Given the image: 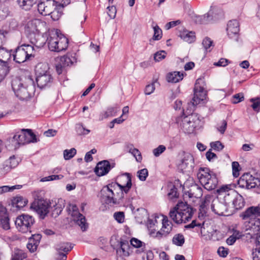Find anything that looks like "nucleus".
Here are the masks:
<instances>
[{
  "label": "nucleus",
  "instance_id": "f257e3e1",
  "mask_svg": "<svg viewBox=\"0 0 260 260\" xmlns=\"http://www.w3.org/2000/svg\"><path fill=\"white\" fill-rule=\"evenodd\" d=\"M241 217L243 219L249 218L248 221L245 222V228L246 232L250 231L255 233H259L260 231V206H251L243 212Z\"/></svg>",
  "mask_w": 260,
  "mask_h": 260
},
{
  "label": "nucleus",
  "instance_id": "f03ea898",
  "mask_svg": "<svg viewBox=\"0 0 260 260\" xmlns=\"http://www.w3.org/2000/svg\"><path fill=\"white\" fill-rule=\"evenodd\" d=\"M193 215V209L186 202H179L169 212V216L175 223L186 222Z\"/></svg>",
  "mask_w": 260,
  "mask_h": 260
},
{
  "label": "nucleus",
  "instance_id": "7ed1b4c3",
  "mask_svg": "<svg viewBox=\"0 0 260 260\" xmlns=\"http://www.w3.org/2000/svg\"><path fill=\"white\" fill-rule=\"evenodd\" d=\"M46 42L49 50L54 52L66 50L69 44L68 39L62 35L58 29L50 32Z\"/></svg>",
  "mask_w": 260,
  "mask_h": 260
},
{
  "label": "nucleus",
  "instance_id": "20e7f679",
  "mask_svg": "<svg viewBox=\"0 0 260 260\" xmlns=\"http://www.w3.org/2000/svg\"><path fill=\"white\" fill-rule=\"evenodd\" d=\"M197 177L201 184L208 190L215 189L218 183L216 174L208 168H200Z\"/></svg>",
  "mask_w": 260,
  "mask_h": 260
},
{
  "label": "nucleus",
  "instance_id": "39448f33",
  "mask_svg": "<svg viewBox=\"0 0 260 260\" xmlns=\"http://www.w3.org/2000/svg\"><path fill=\"white\" fill-rule=\"evenodd\" d=\"M203 83H204V81L201 78H198L196 80L194 88V96L190 103L187 105L186 109L187 114L192 113L194 110L195 106L205 99L206 91L204 87L201 86Z\"/></svg>",
  "mask_w": 260,
  "mask_h": 260
},
{
  "label": "nucleus",
  "instance_id": "423d86ee",
  "mask_svg": "<svg viewBox=\"0 0 260 260\" xmlns=\"http://www.w3.org/2000/svg\"><path fill=\"white\" fill-rule=\"evenodd\" d=\"M117 188V182H112L104 186L100 193L101 202L107 205L117 204V199L114 198V193Z\"/></svg>",
  "mask_w": 260,
  "mask_h": 260
},
{
  "label": "nucleus",
  "instance_id": "0eeeda50",
  "mask_svg": "<svg viewBox=\"0 0 260 260\" xmlns=\"http://www.w3.org/2000/svg\"><path fill=\"white\" fill-rule=\"evenodd\" d=\"M34 48L31 45L23 44L17 47L12 54L13 60L17 63L25 62L31 56Z\"/></svg>",
  "mask_w": 260,
  "mask_h": 260
},
{
  "label": "nucleus",
  "instance_id": "6e6552de",
  "mask_svg": "<svg viewBox=\"0 0 260 260\" xmlns=\"http://www.w3.org/2000/svg\"><path fill=\"white\" fill-rule=\"evenodd\" d=\"M35 221V219L32 216L23 214L16 218L15 223L19 232L25 233L31 232V228Z\"/></svg>",
  "mask_w": 260,
  "mask_h": 260
},
{
  "label": "nucleus",
  "instance_id": "1a4fd4ad",
  "mask_svg": "<svg viewBox=\"0 0 260 260\" xmlns=\"http://www.w3.org/2000/svg\"><path fill=\"white\" fill-rule=\"evenodd\" d=\"M238 185L242 188L249 189L260 187V179L255 178L249 173L242 175L238 180Z\"/></svg>",
  "mask_w": 260,
  "mask_h": 260
},
{
  "label": "nucleus",
  "instance_id": "9d476101",
  "mask_svg": "<svg viewBox=\"0 0 260 260\" xmlns=\"http://www.w3.org/2000/svg\"><path fill=\"white\" fill-rule=\"evenodd\" d=\"M12 88L15 95L21 100H24L29 96L27 85L24 84L22 79L16 77L13 79L11 82Z\"/></svg>",
  "mask_w": 260,
  "mask_h": 260
},
{
  "label": "nucleus",
  "instance_id": "9b49d317",
  "mask_svg": "<svg viewBox=\"0 0 260 260\" xmlns=\"http://www.w3.org/2000/svg\"><path fill=\"white\" fill-rule=\"evenodd\" d=\"M188 115L189 116L184 117L182 120L181 126L184 133L191 134L199 126L200 120L196 114H192L191 113Z\"/></svg>",
  "mask_w": 260,
  "mask_h": 260
},
{
  "label": "nucleus",
  "instance_id": "f8f14e48",
  "mask_svg": "<svg viewBox=\"0 0 260 260\" xmlns=\"http://www.w3.org/2000/svg\"><path fill=\"white\" fill-rule=\"evenodd\" d=\"M49 204L43 199H36L31 205V208L35 211L40 218L44 219L49 212Z\"/></svg>",
  "mask_w": 260,
  "mask_h": 260
},
{
  "label": "nucleus",
  "instance_id": "ddd939ff",
  "mask_svg": "<svg viewBox=\"0 0 260 260\" xmlns=\"http://www.w3.org/2000/svg\"><path fill=\"white\" fill-rule=\"evenodd\" d=\"M231 185H225L220 187L217 191L219 194L223 195V202L228 206L234 201L235 197L237 196L238 192L231 188Z\"/></svg>",
  "mask_w": 260,
  "mask_h": 260
},
{
  "label": "nucleus",
  "instance_id": "4468645a",
  "mask_svg": "<svg viewBox=\"0 0 260 260\" xmlns=\"http://www.w3.org/2000/svg\"><path fill=\"white\" fill-rule=\"evenodd\" d=\"M121 184L117 183V187H118L121 191L122 196L119 200H122L124 198L123 193H127L132 186V177L130 173H125L121 175L120 177Z\"/></svg>",
  "mask_w": 260,
  "mask_h": 260
},
{
  "label": "nucleus",
  "instance_id": "2eb2a0df",
  "mask_svg": "<svg viewBox=\"0 0 260 260\" xmlns=\"http://www.w3.org/2000/svg\"><path fill=\"white\" fill-rule=\"evenodd\" d=\"M179 167L182 171L187 172L192 171L194 168L193 156L189 153L184 152L182 154L181 162L179 164Z\"/></svg>",
  "mask_w": 260,
  "mask_h": 260
},
{
  "label": "nucleus",
  "instance_id": "dca6fc26",
  "mask_svg": "<svg viewBox=\"0 0 260 260\" xmlns=\"http://www.w3.org/2000/svg\"><path fill=\"white\" fill-rule=\"evenodd\" d=\"M71 215L73 220L80 226L83 231H85L87 228V223L85 216L81 214L76 205L73 206Z\"/></svg>",
  "mask_w": 260,
  "mask_h": 260
},
{
  "label": "nucleus",
  "instance_id": "f3484780",
  "mask_svg": "<svg viewBox=\"0 0 260 260\" xmlns=\"http://www.w3.org/2000/svg\"><path fill=\"white\" fill-rule=\"evenodd\" d=\"M239 30V23L237 20L234 19L229 21L227 25L226 31L228 35L231 39L238 41V33Z\"/></svg>",
  "mask_w": 260,
  "mask_h": 260
},
{
  "label": "nucleus",
  "instance_id": "a211bd4d",
  "mask_svg": "<svg viewBox=\"0 0 260 260\" xmlns=\"http://www.w3.org/2000/svg\"><path fill=\"white\" fill-rule=\"evenodd\" d=\"M162 228L160 231H158L155 237L160 239L162 237H166L170 233L173 229V223L169 221L167 216H165L162 221Z\"/></svg>",
  "mask_w": 260,
  "mask_h": 260
},
{
  "label": "nucleus",
  "instance_id": "6ab92c4d",
  "mask_svg": "<svg viewBox=\"0 0 260 260\" xmlns=\"http://www.w3.org/2000/svg\"><path fill=\"white\" fill-rule=\"evenodd\" d=\"M115 164L111 165L108 160H105L98 163L94 169L95 174L99 176L107 174L110 170L114 167Z\"/></svg>",
  "mask_w": 260,
  "mask_h": 260
},
{
  "label": "nucleus",
  "instance_id": "aec40b11",
  "mask_svg": "<svg viewBox=\"0 0 260 260\" xmlns=\"http://www.w3.org/2000/svg\"><path fill=\"white\" fill-rule=\"evenodd\" d=\"M12 50H9L4 47L0 48V67H5L7 72H9V67L8 61L11 58Z\"/></svg>",
  "mask_w": 260,
  "mask_h": 260
},
{
  "label": "nucleus",
  "instance_id": "412c9836",
  "mask_svg": "<svg viewBox=\"0 0 260 260\" xmlns=\"http://www.w3.org/2000/svg\"><path fill=\"white\" fill-rule=\"evenodd\" d=\"M211 208L213 212L219 215H223L224 212L228 210L226 204L218 199L213 201Z\"/></svg>",
  "mask_w": 260,
  "mask_h": 260
},
{
  "label": "nucleus",
  "instance_id": "4be33fe9",
  "mask_svg": "<svg viewBox=\"0 0 260 260\" xmlns=\"http://www.w3.org/2000/svg\"><path fill=\"white\" fill-rule=\"evenodd\" d=\"M36 82L40 88L49 86L53 81V78L50 73L36 76Z\"/></svg>",
  "mask_w": 260,
  "mask_h": 260
},
{
  "label": "nucleus",
  "instance_id": "5701e85b",
  "mask_svg": "<svg viewBox=\"0 0 260 260\" xmlns=\"http://www.w3.org/2000/svg\"><path fill=\"white\" fill-rule=\"evenodd\" d=\"M41 238V235L37 234L32 235V236L28 239L27 248L30 252H34L37 250Z\"/></svg>",
  "mask_w": 260,
  "mask_h": 260
},
{
  "label": "nucleus",
  "instance_id": "b1692460",
  "mask_svg": "<svg viewBox=\"0 0 260 260\" xmlns=\"http://www.w3.org/2000/svg\"><path fill=\"white\" fill-rule=\"evenodd\" d=\"M73 248V245L69 242H60L55 246V249L58 253V257H60V255L66 254L70 251Z\"/></svg>",
  "mask_w": 260,
  "mask_h": 260
},
{
  "label": "nucleus",
  "instance_id": "393cba45",
  "mask_svg": "<svg viewBox=\"0 0 260 260\" xmlns=\"http://www.w3.org/2000/svg\"><path fill=\"white\" fill-rule=\"evenodd\" d=\"M0 224L5 230L10 229V219L7 214L6 209L3 207L0 208Z\"/></svg>",
  "mask_w": 260,
  "mask_h": 260
},
{
  "label": "nucleus",
  "instance_id": "a878e982",
  "mask_svg": "<svg viewBox=\"0 0 260 260\" xmlns=\"http://www.w3.org/2000/svg\"><path fill=\"white\" fill-rule=\"evenodd\" d=\"M19 164L18 159L15 156H10V158L6 160L3 166V168L4 172H8L11 169L16 168Z\"/></svg>",
  "mask_w": 260,
  "mask_h": 260
},
{
  "label": "nucleus",
  "instance_id": "bb28decb",
  "mask_svg": "<svg viewBox=\"0 0 260 260\" xmlns=\"http://www.w3.org/2000/svg\"><path fill=\"white\" fill-rule=\"evenodd\" d=\"M212 10H210L206 14L202 16H198L195 17L194 21L199 24H207L214 20Z\"/></svg>",
  "mask_w": 260,
  "mask_h": 260
},
{
  "label": "nucleus",
  "instance_id": "cd10ccee",
  "mask_svg": "<svg viewBox=\"0 0 260 260\" xmlns=\"http://www.w3.org/2000/svg\"><path fill=\"white\" fill-rule=\"evenodd\" d=\"M130 249L131 246L127 241H121L120 243V247L117 248L116 250L117 254L118 255L128 256L129 255Z\"/></svg>",
  "mask_w": 260,
  "mask_h": 260
},
{
  "label": "nucleus",
  "instance_id": "c85d7f7f",
  "mask_svg": "<svg viewBox=\"0 0 260 260\" xmlns=\"http://www.w3.org/2000/svg\"><path fill=\"white\" fill-rule=\"evenodd\" d=\"M27 203V201L21 196H17L14 198L11 203L12 207L16 208L17 210H20L24 207Z\"/></svg>",
  "mask_w": 260,
  "mask_h": 260
},
{
  "label": "nucleus",
  "instance_id": "c756f323",
  "mask_svg": "<svg viewBox=\"0 0 260 260\" xmlns=\"http://www.w3.org/2000/svg\"><path fill=\"white\" fill-rule=\"evenodd\" d=\"M183 78V74L180 72L169 73L167 75V80L169 82L177 83L181 81Z\"/></svg>",
  "mask_w": 260,
  "mask_h": 260
},
{
  "label": "nucleus",
  "instance_id": "7c9ffc66",
  "mask_svg": "<svg viewBox=\"0 0 260 260\" xmlns=\"http://www.w3.org/2000/svg\"><path fill=\"white\" fill-rule=\"evenodd\" d=\"M243 237L242 232L237 230L233 229V234L226 240V244L228 245H233L237 239Z\"/></svg>",
  "mask_w": 260,
  "mask_h": 260
},
{
  "label": "nucleus",
  "instance_id": "2f4dec72",
  "mask_svg": "<svg viewBox=\"0 0 260 260\" xmlns=\"http://www.w3.org/2000/svg\"><path fill=\"white\" fill-rule=\"evenodd\" d=\"M49 69V68L48 65L47 63H38L35 68V73L36 76L47 74V73H50L48 71Z\"/></svg>",
  "mask_w": 260,
  "mask_h": 260
},
{
  "label": "nucleus",
  "instance_id": "473e14b6",
  "mask_svg": "<svg viewBox=\"0 0 260 260\" xmlns=\"http://www.w3.org/2000/svg\"><path fill=\"white\" fill-rule=\"evenodd\" d=\"M179 36L184 41L189 43H191L195 41L194 32L192 31H188L187 30H185L180 32Z\"/></svg>",
  "mask_w": 260,
  "mask_h": 260
},
{
  "label": "nucleus",
  "instance_id": "72a5a7b5",
  "mask_svg": "<svg viewBox=\"0 0 260 260\" xmlns=\"http://www.w3.org/2000/svg\"><path fill=\"white\" fill-rule=\"evenodd\" d=\"M118 111L119 109L117 107H109L107 108L106 111H105L103 113L101 114L100 116V119L103 120L105 118H107L109 117L115 116Z\"/></svg>",
  "mask_w": 260,
  "mask_h": 260
},
{
  "label": "nucleus",
  "instance_id": "f704fd0d",
  "mask_svg": "<svg viewBox=\"0 0 260 260\" xmlns=\"http://www.w3.org/2000/svg\"><path fill=\"white\" fill-rule=\"evenodd\" d=\"M17 2L22 9L28 11L36 3V0H17Z\"/></svg>",
  "mask_w": 260,
  "mask_h": 260
},
{
  "label": "nucleus",
  "instance_id": "c9c22d12",
  "mask_svg": "<svg viewBox=\"0 0 260 260\" xmlns=\"http://www.w3.org/2000/svg\"><path fill=\"white\" fill-rule=\"evenodd\" d=\"M24 133L26 136V137H25V141H26V144L36 143L38 142L36 136L32 133L31 129H25Z\"/></svg>",
  "mask_w": 260,
  "mask_h": 260
},
{
  "label": "nucleus",
  "instance_id": "e433bc0d",
  "mask_svg": "<svg viewBox=\"0 0 260 260\" xmlns=\"http://www.w3.org/2000/svg\"><path fill=\"white\" fill-rule=\"evenodd\" d=\"M232 205L236 210L242 209L245 205V202L242 196L238 193L237 196L235 197Z\"/></svg>",
  "mask_w": 260,
  "mask_h": 260
},
{
  "label": "nucleus",
  "instance_id": "4c0bfd02",
  "mask_svg": "<svg viewBox=\"0 0 260 260\" xmlns=\"http://www.w3.org/2000/svg\"><path fill=\"white\" fill-rule=\"evenodd\" d=\"M56 2L53 0H46V5L45 11L43 14L44 16L49 15L53 10L55 9L56 7Z\"/></svg>",
  "mask_w": 260,
  "mask_h": 260
},
{
  "label": "nucleus",
  "instance_id": "58836bf2",
  "mask_svg": "<svg viewBox=\"0 0 260 260\" xmlns=\"http://www.w3.org/2000/svg\"><path fill=\"white\" fill-rule=\"evenodd\" d=\"M256 247L252 250L253 260H260V235L256 239Z\"/></svg>",
  "mask_w": 260,
  "mask_h": 260
},
{
  "label": "nucleus",
  "instance_id": "ea45409f",
  "mask_svg": "<svg viewBox=\"0 0 260 260\" xmlns=\"http://www.w3.org/2000/svg\"><path fill=\"white\" fill-rule=\"evenodd\" d=\"M185 242V238L182 234L174 235L172 239V243L178 246H182Z\"/></svg>",
  "mask_w": 260,
  "mask_h": 260
},
{
  "label": "nucleus",
  "instance_id": "a19ab883",
  "mask_svg": "<svg viewBox=\"0 0 260 260\" xmlns=\"http://www.w3.org/2000/svg\"><path fill=\"white\" fill-rule=\"evenodd\" d=\"M128 148H129L128 152L135 157L137 161L140 162L142 159V157L140 151L138 149L134 148L132 144L128 146Z\"/></svg>",
  "mask_w": 260,
  "mask_h": 260
},
{
  "label": "nucleus",
  "instance_id": "79ce46f5",
  "mask_svg": "<svg viewBox=\"0 0 260 260\" xmlns=\"http://www.w3.org/2000/svg\"><path fill=\"white\" fill-rule=\"evenodd\" d=\"M211 198V197L210 196H206L205 197V200L202 202V204L200 205V213H199V217H200V214L202 215V216H204V214L206 213V206L208 205V204L210 202V200Z\"/></svg>",
  "mask_w": 260,
  "mask_h": 260
},
{
  "label": "nucleus",
  "instance_id": "37998d69",
  "mask_svg": "<svg viewBox=\"0 0 260 260\" xmlns=\"http://www.w3.org/2000/svg\"><path fill=\"white\" fill-rule=\"evenodd\" d=\"M22 187V185H16L12 186H2L0 187V194H2L4 192H6L8 191H12L14 189H19Z\"/></svg>",
  "mask_w": 260,
  "mask_h": 260
},
{
  "label": "nucleus",
  "instance_id": "c03bdc74",
  "mask_svg": "<svg viewBox=\"0 0 260 260\" xmlns=\"http://www.w3.org/2000/svg\"><path fill=\"white\" fill-rule=\"evenodd\" d=\"M25 129H22L20 131H18L17 132V139L18 141L16 142L18 144V146H19L20 145H25L26 144V141H25V137L26 136L24 135V132Z\"/></svg>",
  "mask_w": 260,
  "mask_h": 260
},
{
  "label": "nucleus",
  "instance_id": "a18cd8bd",
  "mask_svg": "<svg viewBox=\"0 0 260 260\" xmlns=\"http://www.w3.org/2000/svg\"><path fill=\"white\" fill-rule=\"evenodd\" d=\"M76 154V149L73 148L71 149H66L63 151V157L66 160H69L74 156Z\"/></svg>",
  "mask_w": 260,
  "mask_h": 260
},
{
  "label": "nucleus",
  "instance_id": "49530a36",
  "mask_svg": "<svg viewBox=\"0 0 260 260\" xmlns=\"http://www.w3.org/2000/svg\"><path fill=\"white\" fill-rule=\"evenodd\" d=\"M76 131L79 135H87L90 132V131L85 128L82 123H78L76 124Z\"/></svg>",
  "mask_w": 260,
  "mask_h": 260
},
{
  "label": "nucleus",
  "instance_id": "de8ad7c7",
  "mask_svg": "<svg viewBox=\"0 0 260 260\" xmlns=\"http://www.w3.org/2000/svg\"><path fill=\"white\" fill-rule=\"evenodd\" d=\"M74 57H70L68 55H64L60 58V61L64 67L72 65L74 62Z\"/></svg>",
  "mask_w": 260,
  "mask_h": 260
},
{
  "label": "nucleus",
  "instance_id": "09e8293b",
  "mask_svg": "<svg viewBox=\"0 0 260 260\" xmlns=\"http://www.w3.org/2000/svg\"><path fill=\"white\" fill-rule=\"evenodd\" d=\"M153 30H154V35L153 36V39L154 40H159L162 37V30L157 25H155L153 26Z\"/></svg>",
  "mask_w": 260,
  "mask_h": 260
},
{
  "label": "nucleus",
  "instance_id": "8fccbe9b",
  "mask_svg": "<svg viewBox=\"0 0 260 260\" xmlns=\"http://www.w3.org/2000/svg\"><path fill=\"white\" fill-rule=\"evenodd\" d=\"M250 101L252 103L251 107L253 110L256 112H258L260 110V98L251 99Z\"/></svg>",
  "mask_w": 260,
  "mask_h": 260
},
{
  "label": "nucleus",
  "instance_id": "3c124183",
  "mask_svg": "<svg viewBox=\"0 0 260 260\" xmlns=\"http://www.w3.org/2000/svg\"><path fill=\"white\" fill-rule=\"evenodd\" d=\"M148 175V171L147 169H143L138 171L137 176L139 179L142 181H145Z\"/></svg>",
  "mask_w": 260,
  "mask_h": 260
},
{
  "label": "nucleus",
  "instance_id": "603ef678",
  "mask_svg": "<svg viewBox=\"0 0 260 260\" xmlns=\"http://www.w3.org/2000/svg\"><path fill=\"white\" fill-rule=\"evenodd\" d=\"M63 176L62 175H52L49 176L45 177L41 179L42 182L50 181L55 180H59L63 178Z\"/></svg>",
  "mask_w": 260,
  "mask_h": 260
},
{
  "label": "nucleus",
  "instance_id": "864d4df0",
  "mask_svg": "<svg viewBox=\"0 0 260 260\" xmlns=\"http://www.w3.org/2000/svg\"><path fill=\"white\" fill-rule=\"evenodd\" d=\"M210 146L214 150L218 151L222 150L224 148V145L219 141L211 142Z\"/></svg>",
  "mask_w": 260,
  "mask_h": 260
},
{
  "label": "nucleus",
  "instance_id": "5fc2aeb1",
  "mask_svg": "<svg viewBox=\"0 0 260 260\" xmlns=\"http://www.w3.org/2000/svg\"><path fill=\"white\" fill-rule=\"evenodd\" d=\"M232 166L233 176L237 177L239 175L240 170L239 164L237 161H234L232 162Z\"/></svg>",
  "mask_w": 260,
  "mask_h": 260
},
{
  "label": "nucleus",
  "instance_id": "6e6d98bb",
  "mask_svg": "<svg viewBox=\"0 0 260 260\" xmlns=\"http://www.w3.org/2000/svg\"><path fill=\"white\" fill-rule=\"evenodd\" d=\"M166 150L165 146L160 145L153 150V154L155 157L159 156Z\"/></svg>",
  "mask_w": 260,
  "mask_h": 260
},
{
  "label": "nucleus",
  "instance_id": "4d7b16f0",
  "mask_svg": "<svg viewBox=\"0 0 260 260\" xmlns=\"http://www.w3.org/2000/svg\"><path fill=\"white\" fill-rule=\"evenodd\" d=\"M62 15L61 12H59V10L55 7V9L53 10L50 15L51 18L53 21L58 20Z\"/></svg>",
  "mask_w": 260,
  "mask_h": 260
},
{
  "label": "nucleus",
  "instance_id": "13d9d810",
  "mask_svg": "<svg viewBox=\"0 0 260 260\" xmlns=\"http://www.w3.org/2000/svg\"><path fill=\"white\" fill-rule=\"evenodd\" d=\"M26 257V254L21 250H18L15 253L12 260H23Z\"/></svg>",
  "mask_w": 260,
  "mask_h": 260
},
{
  "label": "nucleus",
  "instance_id": "bf43d9fd",
  "mask_svg": "<svg viewBox=\"0 0 260 260\" xmlns=\"http://www.w3.org/2000/svg\"><path fill=\"white\" fill-rule=\"evenodd\" d=\"M244 99V95L242 93H239L233 96L232 103L236 104H238Z\"/></svg>",
  "mask_w": 260,
  "mask_h": 260
},
{
  "label": "nucleus",
  "instance_id": "052dcab7",
  "mask_svg": "<svg viewBox=\"0 0 260 260\" xmlns=\"http://www.w3.org/2000/svg\"><path fill=\"white\" fill-rule=\"evenodd\" d=\"M177 188L175 185H173L170 186V191L168 193V197L172 199L178 197Z\"/></svg>",
  "mask_w": 260,
  "mask_h": 260
},
{
  "label": "nucleus",
  "instance_id": "680f3d73",
  "mask_svg": "<svg viewBox=\"0 0 260 260\" xmlns=\"http://www.w3.org/2000/svg\"><path fill=\"white\" fill-rule=\"evenodd\" d=\"M193 190H196L195 192H193L192 194L197 198H201L203 195L202 188L197 185L193 186Z\"/></svg>",
  "mask_w": 260,
  "mask_h": 260
},
{
  "label": "nucleus",
  "instance_id": "e2e57ef3",
  "mask_svg": "<svg viewBox=\"0 0 260 260\" xmlns=\"http://www.w3.org/2000/svg\"><path fill=\"white\" fill-rule=\"evenodd\" d=\"M260 235L259 233H255L253 232L249 231V232L246 233L245 234H243V237H245L246 240H250L251 239H255V243H256V237Z\"/></svg>",
  "mask_w": 260,
  "mask_h": 260
},
{
  "label": "nucleus",
  "instance_id": "0e129e2a",
  "mask_svg": "<svg viewBox=\"0 0 260 260\" xmlns=\"http://www.w3.org/2000/svg\"><path fill=\"white\" fill-rule=\"evenodd\" d=\"M108 9V15L110 17L111 19H114L116 14V8L115 6H108L107 7Z\"/></svg>",
  "mask_w": 260,
  "mask_h": 260
},
{
  "label": "nucleus",
  "instance_id": "69168bd1",
  "mask_svg": "<svg viewBox=\"0 0 260 260\" xmlns=\"http://www.w3.org/2000/svg\"><path fill=\"white\" fill-rule=\"evenodd\" d=\"M114 217L118 223H122L124 221V214L122 212H117L114 213Z\"/></svg>",
  "mask_w": 260,
  "mask_h": 260
},
{
  "label": "nucleus",
  "instance_id": "338daca9",
  "mask_svg": "<svg viewBox=\"0 0 260 260\" xmlns=\"http://www.w3.org/2000/svg\"><path fill=\"white\" fill-rule=\"evenodd\" d=\"M64 205H62L61 204H59V202L57 204H55L53 206L54 209H53V214H56V215L58 216L61 212Z\"/></svg>",
  "mask_w": 260,
  "mask_h": 260
},
{
  "label": "nucleus",
  "instance_id": "774afa93",
  "mask_svg": "<svg viewBox=\"0 0 260 260\" xmlns=\"http://www.w3.org/2000/svg\"><path fill=\"white\" fill-rule=\"evenodd\" d=\"M166 53L165 51H160L154 54V59L156 61H159L166 57Z\"/></svg>",
  "mask_w": 260,
  "mask_h": 260
}]
</instances>
